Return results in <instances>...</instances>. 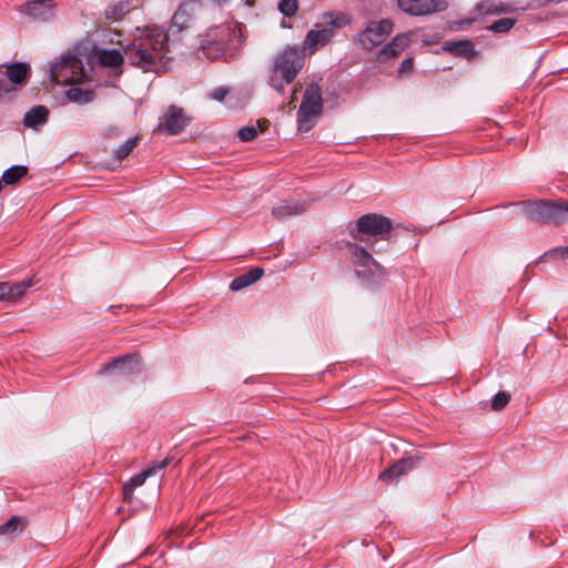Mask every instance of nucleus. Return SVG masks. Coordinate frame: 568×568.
I'll return each mask as SVG.
<instances>
[{
	"label": "nucleus",
	"instance_id": "f257e3e1",
	"mask_svg": "<svg viewBox=\"0 0 568 568\" xmlns=\"http://www.w3.org/2000/svg\"><path fill=\"white\" fill-rule=\"evenodd\" d=\"M145 31L144 39L124 48V57L131 65L142 69L143 72L161 73L166 70L171 60L165 55L170 50L169 33L159 26L150 27Z\"/></svg>",
	"mask_w": 568,
	"mask_h": 568
},
{
	"label": "nucleus",
	"instance_id": "f03ea898",
	"mask_svg": "<svg viewBox=\"0 0 568 568\" xmlns=\"http://www.w3.org/2000/svg\"><path fill=\"white\" fill-rule=\"evenodd\" d=\"M347 248L351 261L355 268V275L368 288L379 286L386 276V270L373 256L372 253H382L388 250L390 237L383 240H372L365 243V246L351 242L343 241Z\"/></svg>",
	"mask_w": 568,
	"mask_h": 568
},
{
	"label": "nucleus",
	"instance_id": "7ed1b4c3",
	"mask_svg": "<svg viewBox=\"0 0 568 568\" xmlns=\"http://www.w3.org/2000/svg\"><path fill=\"white\" fill-rule=\"evenodd\" d=\"M393 221L382 214L367 213L362 215L355 224H348V234L353 242L367 243L372 240L390 237Z\"/></svg>",
	"mask_w": 568,
	"mask_h": 568
},
{
	"label": "nucleus",
	"instance_id": "20e7f679",
	"mask_svg": "<svg viewBox=\"0 0 568 568\" xmlns=\"http://www.w3.org/2000/svg\"><path fill=\"white\" fill-rule=\"evenodd\" d=\"M520 206L523 214L531 222L558 226L564 223V210L560 201L554 200H523L510 202L504 207Z\"/></svg>",
	"mask_w": 568,
	"mask_h": 568
},
{
	"label": "nucleus",
	"instance_id": "39448f33",
	"mask_svg": "<svg viewBox=\"0 0 568 568\" xmlns=\"http://www.w3.org/2000/svg\"><path fill=\"white\" fill-rule=\"evenodd\" d=\"M234 37V31L229 26L220 24L210 28L204 36H201L199 49L211 60L225 59L229 43Z\"/></svg>",
	"mask_w": 568,
	"mask_h": 568
},
{
	"label": "nucleus",
	"instance_id": "423d86ee",
	"mask_svg": "<svg viewBox=\"0 0 568 568\" xmlns=\"http://www.w3.org/2000/svg\"><path fill=\"white\" fill-rule=\"evenodd\" d=\"M304 67V50L287 45L274 58L273 72L280 73L286 84L292 83Z\"/></svg>",
	"mask_w": 568,
	"mask_h": 568
},
{
	"label": "nucleus",
	"instance_id": "0eeeda50",
	"mask_svg": "<svg viewBox=\"0 0 568 568\" xmlns=\"http://www.w3.org/2000/svg\"><path fill=\"white\" fill-rule=\"evenodd\" d=\"M323 112L322 89L317 82H311L306 85L301 105L297 111V122L300 131H308L311 125H305L312 118L321 115Z\"/></svg>",
	"mask_w": 568,
	"mask_h": 568
},
{
	"label": "nucleus",
	"instance_id": "6e6552de",
	"mask_svg": "<svg viewBox=\"0 0 568 568\" xmlns=\"http://www.w3.org/2000/svg\"><path fill=\"white\" fill-rule=\"evenodd\" d=\"M394 23L389 19L369 21L366 28L358 33V41L364 50L371 51L382 44L392 33Z\"/></svg>",
	"mask_w": 568,
	"mask_h": 568
},
{
	"label": "nucleus",
	"instance_id": "1a4fd4ad",
	"mask_svg": "<svg viewBox=\"0 0 568 568\" xmlns=\"http://www.w3.org/2000/svg\"><path fill=\"white\" fill-rule=\"evenodd\" d=\"M141 357L136 354H125L105 363L99 374L118 373L121 375H139L142 373Z\"/></svg>",
	"mask_w": 568,
	"mask_h": 568
},
{
	"label": "nucleus",
	"instance_id": "9d476101",
	"mask_svg": "<svg viewBox=\"0 0 568 568\" xmlns=\"http://www.w3.org/2000/svg\"><path fill=\"white\" fill-rule=\"evenodd\" d=\"M200 8L201 3L197 0H189L181 3L171 19L170 29L166 30L168 33L174 36L175 32L181 33L189 29Z\"/></svg>",
	"mask_w": 568,
	"mask_h": 568
},
{
	"label": "nucleus",
	"instance_id": "9b49d317",
	"mask_svg": "<svg viewBox=\"0 0 568 568\" xmlns=\"http://www.w3.org/2000/svg\"><path fill=\"white\" fill-rule=\"evenodd\" d=\"M398 7L410 16H426L447 9L445 0H397Z\"/></svg>",
	"mask_w": 568,
	"mask_h": 568
},
{
	"label": "nucleus",
	"instance_id": "f8f14e48",
	"mask_svg": "<svg viewBox=\"0 0 568 568\" xmlns=\"http://www.w3.org/2000/svg\"><path fill=\"white\" fill-rule=\"evenodd\" d=\"M81 60L72 53H68L50 65V80L52 82H65L74 74V69L80 68Z\"/></svg>",
	"mask_w": 568,
	"mask_h": 568
},
{
	"label": "nucleus",
	"instance_id": "ddd939ff",
	"mask_svg": "<svg viewBox=\"0 0 568 568\" xmlns=\"http://www.w3.org/2000/svg\"><path fill=\"white\" fill-rule=\"evenodd\" d=\"M422 459L423 457L420 455L403 457L393 465H390L389 467L385 468L383 471H381L378 478L383 481L393 483L397 480L400 476L414 469Z\"/></svg>",
	"mask_w": 568,
	"mask_h": 568
},
{
	"label": "nucleus",
	"instance_id": "4468645a",
	"mask_svg": "<svg viewBox=\"0 0 568 568\" xmlns=\"http://www.w3.org/2000/svg\"><path fill=\"white\" fill-rule=\"evenodd\" d=\"M191 120L184 114L182 108L176 105H171L162 116V122L160 125H164V130L171 134L175 135L181 133L189 124Z\"/></svg>",
	"mask_w": 568,
	"mask_h": 568
},
{
	"label": "nucleus",
	"instance_id": "2eb2a0df",
	"mask_svg": "<svg viewBox=\"0 0 568 568\" xmlns=\"http://www.w3.org/2000/svg\"><path fill=\"white\" fill-rule=\"evenodd\" d=\"M410 43L409 34L398 33L390 42L385 44L376 54V60L379 63H386L389 60L398 57Z\"/></svg>",
	"mask_w": 568,
	"mask_h": 568
},
{
	"label": "nucleus",
	"instance_id": "dca6fc26",
	"mask_svg": "<svg viewBox=\"0 0 568 568\" xmlns=\"http://www.w3.org/2000/svg\"><path fill=\"white\" fill-rule=\"evenodd\" d=\"M171 458L166 457L163 460L148 466L141 473L134 475L128 484L123 486V497L124 499L130 498L134 488L142 486L148 477L155 475L159 470H163L170 464Z\"/></svg>",
	"mask_w": 568,
	"mask_h": 568
},
{
	"label": "nucleus",
	"instance_id": "f3484780",
	"mask_svg": "<svg viewBox=\"0 0 568 568\" xmlns=\"http://www.w3.org/2000/svg\"><path fill=\"white\" fill-rule=\"evenodd\" d=\"M54 6L53 0H31L24 4L23 11L27 16L45 22L53 18Z\"/></svg>",
	"mask_w": 568,
	"mask_h": 568
},
{
	"label": "nucleus",
	"instance_id": "a211bd4d",
	"mask_svg": "<svg viewBox=\"0 0 568 568\" xmlns=\"http://www.w3.org/2000/svg\"><path fill=\"white\" fill-rule=\"evenodd\" d=\"M332 29L322 28L321 30H310L305 37L303 50H308L311 53L315 52L318 47L327 44L334 37Z\"/></svg>",
	"mask_w": 568,
	"mask_h": 568
},
{
	"label": "nucleus",
	"instance_id": "6ab92c4d",
	"mask_svg": "<svg viewBox=\"0 0 568 568\" xmlns=\"http://www.w3.org/2000/svg\"><path fill=\"white\" fill-rule=\"evenodd\" d=\"M6 75L17 87H24L31 77V67L26 62H13L6 65Z\"/></svg>",
	"mask_w": 568,
	"mask_h": 568
},
{
	"label": "nucleus",
	"instance_id": "aec40b11",
	"mask_svg": "<svg viewBox=\"0 0 568 568\" xmlns=\"http://www.w3.org/2000/svg\"><path fill=\"white\" fill-rule=\"evenodd\" d=\"M306 211L304 202L281 201L272 209V215L277 220H286L291 216L301 215Z\"/></svg>",
	"mask_w": 568,
	"mask_h": 568
},
{
	"label": "nucleus",
	"instance_id": "412c9836",
	"mask_svg": "<svg viewBox=\"0 0 568 568\" xmlns=\"http://www.w3.org/2000/svg\"><path fill=\"white\" fill-rule=\"evenodd\" d=\"M49 120V110L44 105L31 108L23 116L22 123L26 128L39 130Z\"/></svg>",
	"mask_w": 568,
	"mask_h": 568
},
{
	"label": "nucleus",
	"instance_id": "4be33fe9",
	"mask_svg": "<svg viewBox=\"0 0 568 568\" xmlns=\"http://www.w3.org/2000/svg\"><path fill=\"white\" fill-rule=\"evenodd\" d=\"M443 49L455 57L468 60L476 55L474 43L470 40L446 41Z\"/></svg>",
	"mask_w": 568,
	"mask_h": 568
},
{
	"label": "nucleus",
	"instance_id": "5701e85b",
	"mask_svg": "<svg viewBox=\"0 0 568 568\" xmlns=\"http://www.w3.org/2000/svg\"><path fill=\"white\" fill-rule=\"evenodd\" d=\"M264 275V270L260 266L252 267L250 271L236 276L231 283L229 288L233 292L241 291L255 282Z\"/></svg>",
	"mask_w": 568,
	"mask_h": 568
},
{
	"label": "nucleus",
	"instance_id": "b1692460",
	"mask_svg": "<svg viewBox=\"0 0 568 568\" xmlns=\"http://www.w3.org/2000/svg\"><path fill=\"white\" fill-rule=\"evenodd\" d=\"M322 22L324 28L332 29L334 32L336 29H342L351 23L349 14L341 11H328L323 13Z\"/></svg>",
	"mask_w": 568,
	"mask_h": 568
},
{
	"label": "nucleus",
	"instance_id": "393cba45",
	"mask_svg": "<svg viewBox=\"0 0 568 568\" xmlns=\"http://www.w3.org/2000/svg\"><path fill=\"white\" fill-rule=\"evenodd\" d=\"M65 97L72 103L84 105L94 101L97 94L92 89L72 87L65 91Z\"/></svg>",
	"mask_w": 568,
	"mask_h": 568
},
{
	"label": "nucleus",
	"instance_id": "a878e982",
	"mask_svg": "<svg viewBox=\"0 0 568 568\" xmlns=\"http://www.w3.org/2000/svg\"><path fill=\"white\" fill-rule=\"evenodd\" d=\"M124 58L125 57L118 49H103L98 53V61L102 67H120Z\"/></svg>",
	"mask_w": 568,
	"mask_h": 568
},
{
	"label": "nucleus",
	"instance_id": "bb28decb",
	"mask_svg": "<svg viewBox=\"0 0 568 568\" xmlns=\"http://www.w3.org/2000/svg\"><path fill=\"white\" fill-rule=\"evenodd\" d=\"M26 527V521L20 516H11L7 521L0 525V535L9 538L19 536Z\"/></svg>",
	"mask_w": 568,
	"mask_h": 568
},
{
	"label": "nucleus",
	"instance_id": "cd10ccee",
	"mask_svg": "<svg viewBox=\"0 0 568 568\" xmlns=\"http://www.w3.org/2000/svg\"><path fill=\"white\" fill-rule=\"evenodd\" d=\"M28 172L29 169L26 165H12L2 173L0 180L4 185H16Z\"/></svg>",
	"mask_w": 568,
	"mask_h": 568
},
{
	"label": "nucleus",
	"instance_id": "c85d7f7f",
	"mask_svg": "<svg viewBox=\"0 0 568 568\" xmlns=\"http://www.w3.org/2000/svg\"><path fill=\"white\" fill-rule=\"evenodd\" d=\"M1 284H4L7 287L3 291V300H17L21 297L27 290L31 286V282L29 281H21L16 283L10 282H0Z\"/></svg>",
	"mask_w": 568,
	"mask_h": 568
},
{
	"label": "nucleus",
	"instance_id": "c756f323",
	"mask_svg": "<svg viewBox=\"0 0 568 568\" xmlns=\"http://www.w3.org/2000/svg\"><path fill=\"white\" fill-rule=\"evenodd\" d=\"M477 10L483 14H500L510 12L513 8L508 3L499 2L496 4L487 0L477 4Z\"/></svg>",
	"mask_w": 568,
	"mask_h": 568
},
{
	"label": "nucleus",
	"instance_id": "7c9ffc66",
	"mask_svg": "<svg viewBox=\"0 0 568 568\" xmlns=\"http://www.w3.org/2000/svg\"><path fill=\"white\" fill-rule=\"evenodd\" d=\"M130 10H131V7H130L129 2H126V1H119L118 3H115L113 6H109L105 9V17L108 19L120 20L126 13H129Z\"/></svg>",
	"mask_w": 568,
	"mask_h": 568
},
{
	"label": "nucleus",
	"instance_id": "2f4dec72",
	"mask_svg": "<svg viewBox=\"0 0 568 568\" xmlns=\"http://www.w3.org/2000/svg\"><path fill=\"white\" fill-rule=\"evenodd\" d=\"M516 19L514 18H501L496 20L489 26V30L495 33H504L509 31L516 23Z\"/></svg>",
	"mask_w": 568,
	"mask_h": 568
},
{
	"label": "nucleus",
	"instance_id": "473e14b6",
	"mask_svg": "<svg viewBox=\"0 0 568 568\" xmlns=\"http://www.w3.org/2000/svg\"><path fill=\"white\" fill-rule=\"evenodd\" d=\"M510 402V394L504 390L498 392L491 399L490 407L495 412L503 410Z\"/></svg>",
	"mask_w": 568,
	"mask_h": 568
},
{
	"label": "nucleus",
	"instance_id": "72a5a7b5",
	"mask_svg": "<svg viewBox=\"0 0 568 568\" xmlns=\"http://www.w3.org/2000/svg\"><path fill=\"white\" fill-rule=\"evenodd\" d=\"M136 145V138H130L124 143H122L115 151V159L121 161L125 159L133 148Z\"/></svg>",
	"mask_w": 568,
	"mask_h": 568
},
{
	"label": "nucleus",
	"instance_id": "f704fd0d",
	"mask_svg": "<svg viewBox=\"0 0 568 568\" xmlns=\"http://www.w3.org/2000/svg\"><path fill=\"white\" fill-rule=\"evenodd\" d=\"M277 8H278V11L284 17H293L298 9V1L297 0H280Z\"/></svg>",
	"mask_w": 568,
	"mask_h": 568
},
{
	"label": "nucleus",
	"instance_id": "c9c22d12",
	"mask_svg": "<svg viewBox=\"0 0 568 568\" xmlns=\"http://www.w3.org/2000/svg\"><path fill=\"white\" fill-rule=\"evenodd\" d=\"M558 258V257H568V245L567 246H557L539 256L537 264L545 258Z\"/></svg>",
	"mask_w": 568,
	"mask_h": 568
},
{
	"label": "nucleus",
	"instance_id": "e433bc0d",
	"mask_svg": "<svg viewBox=\"0 0 568 568\" xmlns=\"http://www.w3.org/2000/svg\"><path fill=\"white\" fill-rule=\"evenodd\" d=\"M237 136L243 142H250L257 136V130L253 125L243 126L237 131Z\"/></svg>",
	"mask_w": 568,
	"mask_h": 568
},
{
	"label": "nucleus",
	"instance_id": "4c0bfd02",
	"mask_svg": "<svg viewBox=\"0 0 568 568\" xmlns=\"http://www.w3.org/2000/svg\"><path fill=\"white\" fill-rule=\"evenodd\" d=\"M280 73H275L273 72V74L270 75V79H268V84L271 88H273L276 92L281 93V94H284L285 92V89H284V84L285 81L283 80V78L278 77Z\"/></svg>",
	"mask_w": 568,
	"mask_h": 568
},
{
	"label": "nucleus",
	"instance_id": "58836bf2",
	"mask_svg": "<svg viewBox=\"0 0 568 568\" xmlns=\"http://www.w3.org/2000/svg\"><path fill=\"white\" fill-rule=\"evenodd\" d=\"M229 92L230 91L227 88L219 87L213 90V92L211 93V98L219 102H222L225 99V97L229 94Z\"/></svg>",
	"mask_w": 568,
	"mask_h": 568
},
{
	"label": "nucleus",
	"instance_id": "ea45409f",
	"mask_svg": "<svg viewBox=\"0 0 568 568\" xmlns=\"http://www.w3.org/2000/svg\"><path fill=\"white\" fill-rule=\"evenodd\" d=\"M413 67H414V59L410 57L406 58L402 61V63L398 68V73L399 74L408 73L413 70Z\"/></svg>",
	"mask_w": 568,
	"mask_h": 568
},
{
	"label": "nucleus",
	"instance_id": "a19ab883",
	"mask_svg": "<svg viewBox=\"0 0 568 568\" xmlns=\"http://www.w3.org/2000/svg\"><path fill=\"white\" fill-rule=\"evenodd\" d=\"M560 204H561V209L564 210V222H566L567 214H568V202L560 201Z\"/></svg>",
	"mask_w": 568,
	"mask_h": 568
},
{
	"label": "nucleus",
	"instance_id": "79ce46f5",
	"mask_svg": "<svg viewBox=\"0 0 568 568\" xmlns=\"http://www.w3.org/2000/svg\"><path fill=\"white\" fill-rule=\"evenodd\" d=\"M10 89L8 88L7 83L2 80H0V93L1 92H9Z\"/></svg>",
	"mask_w": 568,
	"mask_h": 568
},
{
	"label": "nucleus",
	"instance_id": "37998d69",
	"mask_svg": "<svg viewBox=\"0 0 568 568\" xmlns=\"http://www.w3.org/2000/svg\"><path fill=\"white\" fill-rule=\"evenodd\" d=\"M298 91V88L295 87L294 90H293V93H292V97H291V101L290 103H293L295 100H296V93Z\"/></svg>",
	"mask_w": 568,
	"mask_h": 568
},
{
	"label": "nucleus",
	"instance_id": "c03bdc74",
	"mask_svg": "<svg viewBox=\"0 0 568 568\" xmlns=\"http://www.w3.org/2000/svg\"><path fill=\"white\" fill-rule=\"evenodd\" d=\"M6 285L0 283V301L3 300V291L6 290Z\"/></svg>",
	"mask_w": 568,
	"mask_h": 568
},
{
	"label": "nucleus",
	"instance_id": "a18cd8bd",
	"mask_svg": "<svg viewBox=\"0 0 568 568\" xmlns=\"http://www.w3.org/2000/svg\"><path fill=\"white\" fill-rule=\"evenodd\" d=\"M215 4L217 6H222L224 3H226L229 0H212Z\"/></svg>",
	"mask_w": 568,
	"mask_h": 568
}]
</instances>
